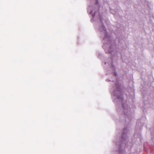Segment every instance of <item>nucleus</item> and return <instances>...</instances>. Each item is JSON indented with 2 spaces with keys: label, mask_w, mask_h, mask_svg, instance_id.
Instances as JSON below:
<instances>
[{
  "label": "nucleus",
  "mask_w": 154,
  "mask_h": 154,
  "mask_svg": "<svg viewBox=\"0 0 154 154\" xmlns=\"http://www.w3.org/2000/svg\"><path fill=\"white\" fill-rule=\"evenodd\" d=\"M113 102L115 104L116 110L119 116V121L125 125L121 133L117 136V138L113 141L116 145L114 154H126L125 148L129 152L131 151L133 146L131 140L129 139L128 134L129 133V128L132 116L130 106L123 103V96H113ZM128 154H133L130 152Z\"/></svg>",
  "instance_id": "nucleus-1"
},
{
  "label": "nucleus",
  "mask_w": 154,
  "mask_h": 154,
  "mask_svg": "<svg viewBox=\"0 0 154 154\" xmlns=\"http://www.w3.org/2000/svg\"><path fill=\"white\" fill-rule=\"evenodd\" d=\"M99 0H95V4L92 7L91 5H89L87 8L88 13L91 15L92 16V21H94V18L95 16V14L97 12L99 14V20L102 24L101 27L99 28V31H101V29L103 30L104 33V36L102 40L103 45V48L104 49L106 53L112 52L113 49L112 48V46L116 45V41L113 40H112V38L108 34L105 26L103 22V17L100 15L99 13L100 6L98 4Z\"/></svg>",
  "instance_id": "nucleus-2"
},
{
  "label": "nucleus",
  "mask_w": 154,
  "mask_h": 154,
  "mask_svg": "<svg viewBox=\"0 0 154 154\" xmlns=\"http://www.w3.org/2000/svg\"><path fill=\"white\" fill-rule=\"evenodd\" d=\"M116 45L114 46H112L111 47L113 49L112 52L106 53H105L109 54L111 55L110 57H108L106 59L105 61L102 63L105 69L106 72L108 71L109 69L112 70V71L110 72H107V74L113 73L114 72V75L116 77L118 76V74L116 72H115L116 70V68L114 65V63L116 62L118 54L117 51H116L115 48L116 47Z\"/></svg>",
  "instance_id": "nucleus-3"
},
{
  "label": "nucleus",
  "mask_w": 154,
  "mask_h": 154,
  "mask_svg": "<svg viewBox=\"0 0 154 154\" xmlns=\"http://www.w3.org/2000/svg\"><path fill=\"white\" fill-rule=\"evenodd\" d=\"M133 4L134 8H137L139 10H141L142 8L144 9L145 17L146 19L148 18L149 19L152 15V13L150 11L151 3L149 2L146 0H138L137 4Z\"/></svg>",
  "instance_id": "nucleus-4"
},
{
  "label": "nucleus",
  "mask_w": 154,
  "mask_h": 154,
  "mask_svg": "<svg viewBox=\"0 0 154 154\" xmlns=\"http://www.w3.org/2000/svg\"><path fill=\"white\" fill-rule=\"evenodd\" d=\"M143 125L144 123L141 122L140 119L137 120L135 127L136 130L134 133L135 137L137 138L139 136H141L140 131L142 129Z\"/></svg>",
  "instance_id": "nucleus-5"
},
{
  "label": "nucleus",
  "mask_w": 154,
  "mask_h": 154,
  "mask_svg": "<svg viewBox=\"0 0 154 154\" xmlns=\"http://www.w3.org/2000/svg\"><path fill=\"white\" fill-rule=\"evenodd\" d=\"M125 4L128 9H129L132 5V2L131 0H127L125 2Z\"/></svg>",
  "instance_id": "nucleus-6"
},
{
  "label": "nucleus",
  "mask_w": 154,
  "mask_h": 154,
  "mask_svg": "<svg viewBox=\"0 0 154 154\" xmlns=\"http://www.w3.org/2000/svg\"><path fill=\"white\" fill-rule=\"evenodd\" d=\"M97 54L98 58L102 60L103 58V54L99 51H97Z\"/></svg>",
  "instance_id": "nucleus-7"
},
{
  "label": "nucleus",
  "mask_w": 154,
  "mask_h": 154,
  "mask_svg": "<svg viewBox=\"0 0 154 154\" xmlns=\"http://www.w3.org/2000/svg\"><path fill=\"white\" fill-rule=\"evenodd\" d=\"M116 38L117 39H118V41L119 43H120L121 44L123 43V40L122 37H118V36H117L116 37Z\"/></svg>",
  "instance_id": "nucleus-8"
},
{
  "label": "nucleus",
  "mask_w": 154,
  "mask_h": 154,
  "mask_svg": "<svg viewBox=\"0 0 154 154\" xmlns=\"http://www.w3.org/2000/svg\"><path fill=\"white\" fill-rule=\"evenodd\" d=\"M125 11H126V12H127L128 11V10L127 9H126L125 10Z\"/></svg>",
  "instance_id": "nucleus-9"
},
{
  "label": "nucleus",
  "mask_w": 154,
  "mask_h": 154,
  "mask_svg": "<svg viewBox=\"0 0 154 154\" xmlns=\"http://www.w3.org/2000/svg\"><path fill=\"white\" fill-rule=\"evenodd\" d=\"M149 105H150V107H151V108L152 107V106H151V104L150 103H149Z\"/></svg>",
  "instance_id": "nucleus-10"
},
{
  "label": "nucleus",
  "mask_w": 154,
  "mask_h": 154,
  "mask_svg": "<svg viewBox=\"0 0 154 154\" xmlns=\"http://www.w3.org/2000/svg\"><path fill=\"white\" fill-rule=\"evenodd\" d=\"M152 139L153 140V139L154 140V137H152Z\"/></svg>",
  "instance_id": "nucleus-11"
},
{
  "label": "nucleus",
  "mask_w": 154,
  "mask_h": 154,
  "mask_svg": "<svg viewBox=\"0 0 154 154\" xmlns=\"http://www.w3.org/2000/svg\"><path fill=\"white\" fill-rule=\"evenodd\" d=\"M145 96H146V95H144L143 96V98H145Z\"/></svg>",
  "instance_id": "nucleus-12"
},
{
  "label": "nucleus",
  "mask_w": 154,
  "mask_h": 154,
  "mask_svg": "<svg viewBox=\"0 0 154 154\" xmlns=\"http://www.w3.org/2000/svg\"><path fill=\"white\" fill-rule=\"evenodd\" d=\"M148 100L149 101L150 100H149V97H148Z\"/></svg>",
  "instance_id": "nucleus-13"
},
{
  "label": "nucleus",
  "mask_w": 154,
  "mask_h": 154,
  "mask_svg": "<svg viewBox=\"0 0 154 154\" xmlns=\"http://www.w3.org/2000/svg\"><path fill=\"white\" fill-rule=\"evenodd\" d=\"M108 80H109V82H110V81H111V80H109V79Z\"/></svg>",
  "instance_id": "nucleus-14"
},
{
  "label": "nucleus",
  "mask_w": 154,
  "mask_h": 154,
  "mask_svg": "<svg viewBox=\"0 0 154 154\" xmlns=\"http://www.w3.org/2000/svg\"><path fill=\"white\" fill-rule=\"evenodd\" d=\"M144 104H145V101L144 102Z\"/></svg>",
  "instance_id": "nucleus-15"
},
{
  "label": "nucleus",
  "mask_w": 154,
  "mask_h": 154,
  "mask_svg": "<svg viewBox=\"0 0 154 154\" xmlns=\"http://www.w3.org/2000/svg\"><path fill=\"white\" fill-rule=\"evenodd\" d=\"M152 133H151V135H152Z\"/></svg>",
  "instance_id": "nucleus-16"
},
{
  "label": "nucleus",
  "mask_w": 154,
  "mask_h": 154,
  "mask_svg": "<svg viewBox=\"0 0 154 154\" xmlns=\"http://www.w3.org/2000/svg\"><path fill=\"white\" fill-rule=\"evenodd\" d=\"M150 97H151V98H152V97H151V96H150Z\"/></svg>",
  "instance_id": "nucleus-17"
},
{
  "label": "nucleus",
  "mask_w": 154,
  "mask_h": 154,
  "mask_svg": "<svg viewBox=\"0 0 154 154\" xmlns=\"http://www.w3.org/2000/svg\"><path fill=\"white\" fill-rule=\"evenodd\" d=\"M77 44H79V42H77Z\"/></svg>",
  "instance_id": "nucleus-18"
}]
</instances>
